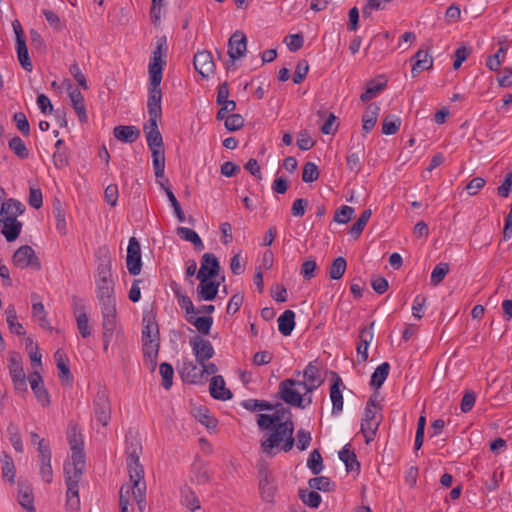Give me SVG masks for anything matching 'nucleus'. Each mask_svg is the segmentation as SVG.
I'll use <instances>...</instances> for the list:
<instances>
[{
    "label": "nucleus",
    "mask_w": 512,
    "mask_h": 512,
    "mask_svg": "<svg viewBox=\"0 0 512 512\" xmlns=\"http://www.w3.org/2000/svg\"><path fill=\"white\" fill-rule=\"evenodd\" d=\"M19 504L28 512H35L32 490L29 486H19Z\"/></svg>",
    "instance_id": "nucleus-45"
},
{
    "label": "nucleus",
    "mask_w": 512,
    "mask_h": 512,
    "mask_svg": "<svg viewBox=\"0 0 512 512\" xmlns=\"http://www.w3.org/2000/svg\"><path fill=\"white\" fill-rule=\"evenodd\" d=\"M278 330L283 336H289L295 327V313L285 310L278 318Z\"/></svg>",
    "instance_id": "nucleus-38"
},
{
    "label": "nucleus",
    "mask_w": 512,
    "mask_h": 512,
    "mask_svg": "<svg viewBox=\"0 0 512 512\" xmlns=\"http://www.w3.org/2000/svg\"><path fill=\"white\" fill-rule=\"evenodd\" d=\"M8 369L15 390L18 392H27L26 374L24 372L22 358L19 353L11 352L9 354Z\"/></svg>",
    "instance_id": "nucleus-8"
},
{
    "label": "nucleus",
    "mask_w": 512,
    "mask_h": 512,
    "mask_svg": "<svg viewBox=\"0 0 512 512\" xmlns=\"http://www.w3.org/2000/svg\"><path fill=\"white\" fill-rule=\"evenodd\" d=\"M114 137L124 143H134L140 136V130L132 125H119L113 130Z\"/></svg>",
    "instance_id": "nucleus-31"
},
{
    "label": "nucleus",
    "mask_w": 512,
    "mask_h": 512,
    "mask_svg": "<svg viewBox=\"0 0 512 512\" xmlns=\"http://www.w3.org/2000/svg\"><path fill=\"white\" fill-rule=\"evenodd\" d=\"M380 112V107L375 104H369L362 115V129L369 133L375 126Z\"/></svg>",
    "instance_id": "nucleus-35"
},
{
    "label": "nucleus",
    "mask_w": 512,
    "mask_h": 512,
    "mask_svg": "<svg viewBox=\"0 0 512 512\" xmlns=\"http://www.w3.org/2000/svg\"><path fill=\"white\" fill-rule=\"evenodd\" d=\"M180 503L191 512H195L201 508L198 496L186 485L180 490Z\"/></svg>",
    "instance_id": "nucleus-33"
},
{
    "label": "nucleus",
    "mask_w": 512,
    "mask_h": 512,
    "mask_svg": "<svg viewBox=\"0 0 512 512\" xmlns=\"http://www.w3.org/2000/svg\"><path fill=\"white\" fill-rule=\"evenodd\" d=\"M6 321L8 323L9 329L12 333L17 335H23L24 328L21 323L17 321L16 311L13 307H8L6 309Z\"/></svg>",
    "instance_id": "nucleus-53"
},
{
    "label": "nucleus",
    "mask_w": 512,
    "mask_h": 512,
    "mask_svg": "<svg viewBox=\"0 0 512 512\" xmlns=\"http://www.w3.org/2000/svg\"><path fill=\"white\" fill-rule=\"evenodd\" d=\"M54 359L59 370V378L62 381H72V375L68 365V358L62 349H58L54 354Z\"/></svg>",
    "instance_id": "nucleus-37"
},
{
    "label": "nucleus",
    "mask_w": 512,
    "mask_h": 512,
    "mask_svg": "<svg viewBox=\"0 0 512 512\" xmlns=\"http://www.w3.org/2000/svg\"><path fill=\"white\" fill-rule=\"evenodd\" d=\"M390 371V365L388 362L381 363L372 373L370 379V385L375 389H379L386 381Z\"/></svg>",
    "instance_id": "nucleus-40"
},
{
    "label": "nucleus",
    "mask_w": 512,
    "mask_h": 512,
    "mask_svg": "<svg viewBox=\"0 0 512 512\" xmlns=\"http://www.w3.org/2000/svg\"><path fill=\"white\" fill-rule=\"evenodd\" d=\"M33 304H32V315L38 321L39 325L43 329H51L50 322L47 318V313L45 311L43 303L39 300V296L37 294H32L31 296Z\"/></svg>",
    "instance_id": "nucleus-34"
},
{
    "label": "nucleus",
    "mask_w": 512,
    "mask_h": 512,
    "mask_svg": "<svg viewBox=\"0 0 512 512\" xmlns=\"http://www.w3.org/2000/svg\"><path fill=\"white\" fill-rule=\"evenodd\" d=\"M343 385L342 379L336 377L335 381L330 387V399L332 402V415H339L343 410V395L340 386Z\"/></svg>",
    "instance_id": "nucleus-29"
},
{
    "label": "nucleus",
    "mask_w": 512,
    "mask_h": 512,
    "mask_svg": "<svg viewBox=\"0 0 512 512\" xmlns=\"http://www.w3.org/2000/svg\"><path fill=\"white\" fill-rule=\"evenodd\" d=\"M8 147L20 159L29 157V150L24 141L19 136H14L8 141Z\"/></svg>",
    "instance_id": "nucleus-48"
},
{
    "label": "nucleus",
    "mask_w": 512,
    "mask_h": 512,
    "mask_svg": "<svg viewBox=\"0 0 512 512\" xmlns=\"http://www.w3.org/2000/svg\"><path fill=\"white\" fill-rule=\"evenodd\" d=\"M300 498L305 505L311 508H318L321 504V496L316 491H301Z\"/></svg>",
    "instance_id": "nucleus-59"
},
{
    "label": "nucleus",
    "mask_w": 512,
    "mask_h": 512,
    "mask_svg": "<svg viewBox=\"0 0 512 512\" xmlns=\"http://www.w3.org/2000/svg\"><path fill=\"white\" fill-rule=\"evenodd\" d=\"M2 475L9 482L13 483L15 478V466L10 455L3 453L1 458Z\"/></svg>",
    "instance_id": "nucleus-52"
},
{
    "label": "nucleus",
    "mask_w": 512,
    "mask_h": 512,
    "mask_svg": "<svg viewBox=\"0 0 512 512\" xmlns=\"http://www.w3.org/2000/svg\"><path fill=\"white\" fill-rule=\"evenodd\" d=\"M66 506L71 511H78L80 508L79 485L69 484L66 491Z\"/></svg>",
    "instance_id": "nucleus-46"
},
{
    "label": "nucleus",
    "mask_w": 512,
    "mask_h": 512,
    "mask_svg": "<svg viewBox=\"0 0 512 512\" xmlns=\"http://www.w3.org/2000/svg\"><path fill=\"white\" fill-rule=\"evenodd\" d=\"M126 266L128 272L134 276L140 274L142 269L141 248L135 237H131L128 242Z\"/></svg>",
    "instance_id": "nucleus-11"
},
{
    "label": "nucleus",
    "mask_w": 512,
    "mask_h": 512,
    "mask_svg": "<svg viewBox=\"0 0 512 512\" xmlns=\"http://www.w3.org/2000/svg\"><path fill=\"white\" fill-rule=\"evenodd\" d=\"M364 155L363 147H358L357 149L351 148L347 157L346 163L347 167L350 171L358 173L361 170L362 159Z\"/></svg>",
    "instance_id": "nucleus-41"
},
{
    "label": "nucleus",
    "mask_w": 512,
    "mask_h": 512,
    "mask_svg": "<svg viewBox=\"0 0 512 512\" xmlns=\"http://www.w3.org/2000/svg\"><path fill=\"white\" fill-rule=\"evenodd\" d=\"M16 51H17V57H18L21 67L24 70L31 72L33 69V64L29 57L26 42L21 41V40L18 41V43H16Z\"/></svg>",
    "instance_id": "nucleus-47"
},
{
    "label": "nucleus",
    "mask_w": 512,
    "mask_h": 512,
    "mask_svg": "<svg viewBox=\"0 0 512 512\" xmlns=\"http://www.w3.org/2000/svg\"><path fill=\"white\" fill-rule=\"evenodd\" d=\"M282 419L283 416H279L278 413L257 416L259 429L265 431L260 448L268 457H274L281 451L289 452L294 446V423L292 419Z\"/></svg>",
    "instance_id": "nucleus-3"
},
{
    "label": "nucleus",
    "mask_w": 512,
    "mask_h": 512,
    "mask_svg": "<svg viewBox=\"0 0 512 512\" xmlns=\"http://www.w3.org/2000/svg\"><path fill=\"white\" fill-rule=\"evenodd\" d=\"M68 443L71 449V460H85L83 452L84 442L83 437L77 427H70L67 433Z\"/></svg>",
    "instance_id": "nucleus-16"
},
{
    "label": "nucleus",
    "mask_w": 512,
    "mask_h": 512,
    "mask_svg": "<svg viewBox=\"0 0 512 512\" xmlns=\"http://www.w3.org/2000/svg\"><path fill=\"white\" fill-rule=\"evenodd\" d=\"M180 375L184 382L200 384L203 382L201 365L193 361H184L180 368Z\"/></svg>",
    "instance_id": "nucleus-20"
},
{
    "label": "nucleus",
    "mask_w": 512,
    "mask_h": 512,
    "mask_svg": "<svg viewBox=\"0 0 512 512\" xmlns=\"http://www.w3.org/2000/svg\"><path fill=\"white\" fill-rule=\"evenodd\" d=\"M210 474L206 464L200 460L195 459L191 465L190 480L195 484H206L210 481Z\"/></svg>",
    "instance_id": "nucleus-28"
},
{
    "label": "nucleus",
    "mask_w": 512,
    "mask_h": 512,
    "mask_svg": "<svg viewBox=\"0 0 512 512\" xmlns=\"http://www.w3.org/2000/svg\"><path fill=\"white\" fill-rule=\"evenodd\" d=\"M413 59L415 60V63L411 70L412 77H417L419 73L429 70L433 66V58L427 51L418 50Z\"/></svg>",
    "instance_id": "nucleus-30"
},
{
    "label": "nucleus",
    "mask_w": 512,
    "mask_h": 512,
    "mask_svg": "<svg viewBox=\"0 0 512 512\" xmlns=\"http://www.w3.org/2000/svg\"><path fill=\"white\" fill-rule=\"evenodd\" d=\"M346 266H347V263L343 257L340 256V257H337L336 259H334L329 268L330 278L333 280L340 279L346 271Z\"/></svg>",
    "instance_id": "nucleus-54"
},
{
    "label": "nucleus",
    "mask_w": 512,
    "mask_h": 512,
    "mask_svg": "<svg viewBox=\"0 0 512 512\" xmlns=\"http://www.w3.org/2000/svg\"><path fill=\"white\" fill-rule=\"evenodd\" d=\"M354 214V209L350 206L343 205L336 210L334 215V221L339 224H346L350 221Z\"/></svg>",
    "instance_id": "nucleus-64"
},
{
    "label": "nucleus",
    "mask_w": 512,
    "mask_h": 512,
    "mask_svg": "<svg viewBox=\"0 0 512 512\" xmlns=\"http://www.w3.org/2000/svg\"><path fill=\"white\" fill-rule=\"evenodd\" d=\"M220 269L217 258L211 253H205L202 256L201 266L197 272V278H213Z\"/></svg>",
    "instance_id": "nucleus-22"
},
{
    "label": "nucleus",
    "mask_w": 512,
    "mask_h": 512,
    "mask_svg": "<svg viewBox=\"0 0 512 512\" xmlns=\"http://www.w3.org/2000/svg\"><path fill=\"white\" fill-rule=\"evenodd\" d=\"M166 54V38L161 37L157 40L156 47L152 52L148 65L147 109L149 121L144 125L143 130L149 149H159L163 147V139L158 128V121L162 117V91L160 85L163 77V69L166 65Z\"/></svg>",
    "instance_id": "nucleus-1"
},
{
    "label": "nucleus",
    "mask_w": 512,
    "mask_h": 512,
    "mask_svg": "<svg viewBox=\"0 0 512 512\" xmlns=\"http://www.w3.org/2000/svg\"><path fill=\"white\" fill-rule=\"evenodd\" d=\"M209 391L214 399L226 401L232 398L231 391L226 388L225 381L220 375L211 378Z\"/></svg>",
    "instance_id": "nucleus-27"
},
{
    "label": "nucleus",
    "mask_w": 512,
    "mask_h": 512,
    "mask_svg": "<svg viewBox=\"0 0 512 512\" xmlns=\"http://www.w3.org/2000/svg\"><path fill=\"white\" fill-rule=\"evenodd\" d=\"M85 460H71V462L65 463L64 473L66 485L75 484L79 485L85 470Z\"/></svg>",
    "instance_id": "nucleus-19"
},
{
    "label": "nucleus",
    "mask_w": 512,
    "mask_h": 512,
    "mask_svg": "<svg viewBox=\"0 0 512 512\" xmlns=\"http://www.w3.org/2000/svg\"><path fill=\"white\" fill-rule=\"evenodd\" d=\"M100 306L103 332H106L107 336L113 335L117 325L116 302L102 303Z\"/></svg>",
    "instance_id": "nucleus-15"
},
{
    "label": "nucleus",
    "mask_w": 512,
    "mask_h": 512,
    "mask_svg": "<svg viewBox=\"0 0 512 512\" xmlns=\"http://www.w3.org/2000/svg\"><path fill=\"white\" fill-rule=\"evenodd\" d=\"M152 153V163L156 178H163L165 172V154L164 148L150 149Z\"/></svg>",
    "instance_id": "nucleus-42"
},
{
    "label": "nucleus",
    "mask_w": 512,
    "mask_h": 512,
    "mask_svg": "<svg viewBox=\"0 0 512 512\" xmlns=\"http://www.w3.org/2000/svg\"><path fill=\"white\" fill-rule=\"evenodd\" d=\"M381 422V417H377V411L364 409V416L361 422V433L368 444L374 440Z\"/></svg>",
    "instance_id": "nucleus-12"
},
{
    "label": "nucleus",
    "mask_w": 512,
    "mask_h": 512,
    "mask_svg": "<svg viewBox=\"0 0 512 512\" xmlns=\"http://www.w3.org/2000/svg\"><path fill=\"white\" fill-rule=\"evenodd\" d=\"M126 464L129 474V482L120 488L119 506L120 512H129L130 498L138 505L140 512L146 508V481L144 468L140 463L142 445L137 436L126 437Z\"/></svg>",
    "instance_id": "nucleus-2"
},
{
    "label": "nucleus",
    "mask_w": 512,
    "mask_h": 512,
    "mask_svg": "<svg viewBox=\"0 0 512 512\" xmlns=\"http://www.w3.org/2000/svg\"><path fill=\"white\" fill-rule=\"evenodd\" d=\"M165 193H166V196H167V198H168V200L170 202L171 207L174 210V214H175L177 220L179 222H184L185 221V214L182 211L180 203L176 199V197H175L174 193L172 192V190L170 189V187H166L165 188Z\"/></svg>",
    "instance_id": "nucleus-61"
},
{
    "label": "nucleus",
    "mask_w": 512,
    "mask_h": 512,
    "mask_svg": "<svg viewBox=\"0 0 512 512\" xmlns=\"http://www.w3.org/2000/svg\"><path fill=\"white\" fill-rule=\"evenodd\" d=\"M68 94H69V98L72 103V107L74 108V110L79 118V121L86 122L88 117H87L85 101H84V97H83L82 93L79 91V89L77 87H75L74 85H72L70 83L68 85Z\"/></svg>",
    "instance_id": "nucleus-23"
},
{
    "label": "nucleus",
    "mask_w": 512,
    "mask_h": 512,
    "mask_svg": "<svg viewBox=\"0 0 512 512\" xmlns=\"http://www.w3.org/2000/svg\"><path fill=\"white\" fill-rule=\"evenodd\" d=\"M259 488L262 498L267 502H272L275 494V487L270 484L266 471H260Z\"/></svg>",
    "instance_id": "nucleus-44"
},
{
    "label": "nucleus",
    "mask_w": 512,
    "mask_h": 512,
    "mask_svg": "<svg viewBox=\"0 0 512 512\" xmlns=\"http://www.w3.org/2000/svg\"><path fill=\"white\" fill-rule=\"evenodd\" d=\"M385 86L386 82L369 81L366 85L365 91L361 94L360 99L363 102H366L375 98L378 93L385 88Z\"/></svg>",
    "instance_id": "nucleus-50"
},
{
    "label": "nucleus",
    "mask_w": 512,
    "mask_h": 512,
    "mask_svg": "<svg viewBox=\"0 0 512 512\" xmlns=\"http://www.w3.org/2000/svg\"><path fill=\"white\" fill-rule=\"evenodd\" d=\"M1 232L8 242H12L18 238L22 230V223L17 218L0 216Z\"/></svg>",
    "instance_id": "nucleus-24"
},
{
    "label": "nucleus",
    "mask_w": 512,
    "mask_h": 512,
    "mask_svg": "<svg viewBox=\"0 0 512 512\" xmlns=\"http://www.w3.org/2000/svg\"><path fill=\"white\" fill-rule=\"evenodd\" d=\"M449 272V265L447 263H439L437 264L430 276V282L432 285L436 286L440 284L447 273Z\"/></svg>",
    "instance_id": "nucleus-58"
},
{
    "label": "nucleus",
    "mask_w": 512,
    "mask_h": 512,
    "mask_svg": "<svg viewBox=\"0 0 512 512\" xmlns=\"http://www.w3.org/2000/svg\"><path fill=\"white\" fill-rule=\"evenodd\" d=\"M24 211H25V206L22 204V202L14 199V198H10L2 203L1 209H0V216L2 218L3 217L17 218L18 216L23 214Z\"/></svg>",
    "instance_id": "nucleus-32"
},
{
    "label": "nucleus",
    "mask_w": 512,
    "mask_h": 512,
    "mask_svg": "<svg viewBox=\"0 0 512 512\" xmlns=\"http://www.w3.org/2000/svg\"><path fill=\"white\" fill-rule=\"evenodd\" d=\"M159 372L162 377L161 385L164 389L168 390L172 387L174 369L171 364L163 362L159 366Z\"/></svg>",
    "instance_id": "nucleus-51"
},
{
    "label": "nucleus",
    "mask_w": 512,
    "mask_h": 512,
    "mask_svg": "<svg viewBox=\"0 0 512 512\" xmlns=\"http://www.w3.org/2000/svg\"><path fill=\"white\" fill-rule=\"evenodd\" d=\"M371 215V209H366L363 211L361 216L356 220V222L352 225L350 229L351 237L357 239L361 235Z\"/></svg>",
    "instance_id": "nucleus-49"
},
{
    "label": "nucleus",
    "mask_w": 512,
    "mask_h": 512,
    "mask_svg": "<svg viewBox=\"0 0 512 512\" xmlns=\"http://www.w3.org/2000/svg\"><path fill=\"white\" fill-rule=\"evenodd\" d=\"M93 411L96 421L102 426H107L111 419V404L106 388H98L93 399Z\"/></svg>",
    "instance_id": "nucleus-7"
},
{
    "label": "nucleus",
    "mask_w": 512,
    "mask_h": 512,
    "mask_svg": "<svg viewBox=\"0 0 512 512\" xmlns=\"http://www.w3.org/2000/svg\"><path fill=\"white\" fill-rule=\"evenodd\" d=\"M373 326L374 322L360 331L359 342L356 347L359 362H365L368 358V348L374 337Z\"/></svg>",
    "instance_id": "nucleus-21"
},
{
    "label": "nucleus",
    "mask_w": 512,
    "mask_h": 512,
    "mask_svg": "<svg viewBox=\"0 0 512 512\" xmlns=\"http://www.w3.org/2000/svg\"><path fill=\"white\" fill-rule=\"evenodd\" d=\"M244 118L240 114H231L224 120L225 128L230 131H238L244 126Z\"/></svg>",
    "instance_id": "nucleus-63"
},
{
    "label": "nucleus",
    "mask_w": 512,
    "mask_h": 512,
    "mask_svg": "<svg viewBox=\"0 0 512 512\" xmlns=\"http://www.w3.org/2000/svg\"><path fill=\"white\" fill-rule=\"evenodd\" d=\"M214 61L209 51H199L194 55L195 70L204 78L208 77L214 71Z\"/></svg>",
    "instance_id": "nucleus-17"
},
{
    "label": "nucleus",
    "mask_w": 512,
    "mask_h": 512,
    "mask_svg": "<svg viewBox=\"0 0 512 512\" xmlns=\"http://www.w3.org/2000/svg\"><path fill=\"white\" fill-rule=\"evenodd\" d=\"M177 234L185 241L191 242L197 251H202L204 249L203 241L193 229L178 227Z\"/></svg>",
    "instance_id": "nucleus-43"
},
{
    "label": "nucleus",
    "mask_w": 512,
    "mask_h": 512,
    "mask_svg": "<svg viewBox=\"0 0 512 512\" xmlns=\"http://www.w3.org/2000/svg\"><path fill=\"white\" fill-rule=\"evenodd\" d=\"M198 279L200 281V283L197 287V294H198L199 300H204V301L214 300L218 293L219 283L212 281L211 278H205V279L198 278Z\"/></svg>",
    "instance_id": "nucleus-26"
},
{
    "label": "nucleus",
    "mask_w": 512,
    "mask_h": 512,
    "mask_svg": "<svg viewBox=\"0 0 512 512\" xmlns=\"http://www.w3.org/2000/svg\"><path fill=\"white\" fill-rule=\"evenodd\" d=\"M142 323V350L145 359L150 362L149 369L154 371L159 352V328L152 315H145Z\"/></svg>",
    "instance_id": "nucleus-5"
},
{
    "label": "nucleus",
    "mask_w": 512,
    "mask_h": 512,
    "mask_svg": "<svg viewBox=\"0 0 512 512\" xmlns=\"http://www.w3.org/2000/svg\"><path fill=\"white\" fill-rule=\"evenodd\" d=\"M401 126V119L397 116H388L382 123V133L385 135L395 134Z\"/></svg>",
    "instance_id": "nucleus-56"
},
{
    "label": "nucleus",
    "mask_w": 512,
    "mask_h": 512,
    "mask_svg": "<svg viewBox=\"0 0 512 512\" xmlns=\"http://www.w3.org/2000/svg\"><path fill=\"white\" fill-rule=\"evenodd\" d=\"M346 444L338 453L339 459L345 464L347 472H359L360 464L357 460L356 454L348 448Z\"/></svg>",
    "instance_id": "nucleus-36"
},
{
    "label": "nucleus",
    "mask_w": 512,
    "mask_h": 512,
    "mask_svg": "<svg viewBox=\"0 0 512 512\" xmlns=\"http://www.w3.org/2000/svg\"><path fill=\"white\" fill-rule=\"evenodd\" d=\"M242 406L249 411L272 410L274 406L264 400L249 399L242 403Z\"/></svg>",
    "instance_id": "nucleus-60"
},
{
    "label": "nucleus",
    "mask_w": 512,
    "mask_h": 512,
    "mask_svg": "<svg viewBox=\"0 0 512 512\" xmlns=\"http://www.w3.org/2000/svg\"><path fill=\"white\" fill-rule=\"evenodd\" d=\"M307 466L314 475H318L323 470L322 456L317 449L311 452Z\"/></svg>",
    "instance_id": "nucleus-57"
},
{
    "label": "nucleus",
    "mask_w": 512,
    "mask_h": 512,
    "mask_svg": "<svg viewBox=\"0 0 512 512\" xmlns=\"http://www.w3.org/2000/svg\"><path fill=\"white\" fill-rule=\"evenodd\" d=\"M13 264L20 269L32 267L36 270L41 268L38 257L31 246L23 245L19 247L13 254Z\"/></svg>",
    "instance_id": "nucleus-9"
},
{
    "label": "nucleus",
    "mask_w": 512,
    "mask_h": 512,
    "mask_svg": "<svg viewBox=\"0 0 512 512\" xmlns=\"http://www.w3.org/2000/svg\"><path fill=\"white\" fill-rule=\"evenodd\" d=\"M247 50V38L241 31L232 34L228 41V55L232 61L238 60L245 55Z\"/></svg>",
    "instance_id": "nucleus-14"
},
{
    "label": "nucleus",
    "mask_w": 512,
    "mask_h": 512,
    "mask_svg": "<svg viewBox=\"0 0 512 512\" xmlns=\"http://www.w3.org/2000/svg\"><path fill=\"white\" fill-rule=\"evenodd\" d=\"M31 389L42 407H48L51 403L48 390L45 388L42 376L38 371H33L28 376Z\"/></svg>",
    "instance_id": "nucleus-13"
},
{
    "label": "nucleus",
    "mask_w": 512,
    "mask_h": 512,
    "mask_svg": "<svg viewBox=\"0 0 512 512\" xmlns=\"http://www.w3.org/2000/svg\"><path fill=\"white\" fill-rule=\"evenodd\" d=\"M304 380H299V386H302L305 391H308L310 394L312 391L317 389L322 380L320 379L319 370L316 365L310 362L303 371Z\"/></svg>",
    "instance_id": "nucleus-18"
},
{
    "label": "nucleus",
    "mask_w": 512,
    "mask_h": 512,
    "mask_svg": "<svg viewBox=\"0 0 512 512\" xmlns=\"http://www.w3.org/2000/svg\"><path fill=\"white\" fill-rule=\"evenodd\" d=\"M278 395L286 404L302 409L312 403V396L302 386H299V380L289 378L281 381Z\"/></svg>",
    "instance_id": "nucleus-6"
},
{
    "label": "nucleus",
    "mask_w": 512,
    "mask_h": 512,
    "mask_svg": "<svg viewBox=\"0 0 512 512\" xmlns=\"http://www.w3.org/2000/svg\"><path fill=\"white\" fill-rule=\"evenodd\" d=\"M189 344L192 348V352L198 364H203L204 362H207L215 354L211 342L209 340L202 338L201 336H194L190 338Z\"/></svg>",
    "instance_id": "nucleus-10"
},
{
    "label": "nucleus",
    "mask_w": 512,
    "mask_h": 512,
    "mask_svg": "<svg viewBox=\"0 0 512 512\" xmlns=\"http://www.w3.org/2000/svg\"><path fill=\"white\" fill-rule=\"evenodd\" d=\"M7 436L17 452H23V443L20 435L19 428L14 424H9L7 427Z\"/></svg>",
    "instance_id": "nucleus-55"
},
{
    "label": "nucleus",
    "mask_w": 512,
    "mask_h": 512,
    "mask_svg": "<svg viewBox=\"0 0 512 512\" xmlns=\"http://www.w3.org/2000/svg\"><path fill=\"white\" fill-rule=\"evenodd\" d=\"M319 177V170L316 164L313 162H307L303 166L302 180L306 183H312Z\"/></svg>",
    "instance_id": "nucleus-62"
},
{
    "label": "nucleus",
    "mask_w": 512,
    "mask_h": 512,
    "mask_svg": "<svg viewBox=\"0 0 512 512\" xmlns=\"http://www.w3.org/2000/svg\"><path fill=\"white\" fill-rule=\"evenodd\" d=\"M187 322L192 324L197 331L202 335H208L213 325V318L211 316H196V314L187 316Z\"/></svg>",
    "instance_id": "nucleus-39"
},
{
    "label": "nucleus",
    "mask_w": 512,
    "mask_h": 512,
    "mask_svg": "<svg viewBox=\"0 0 512 512\" xmlns=\"http://www.w3.org/2000/svg\"><path fill=\"white\" fill-rule=\"evenodd\" d=\"M96 295L100 304L116 302L112 261L109 256L100 259L95 274Z\"/></svg>",
    "instance_id": "nucleus-4"
},
{
    "label": "nucleus",
    "mask_w": 512,
    "mask_h": 512,
    "mask_svg": "<svg viewBox=\"0 0 512 512\" xmlns=\"http://www.w3.org/2000/svg\"><path fill=\"white\" fill-rule=\"evenodd\" d=\"M39 459V474L42 480L46 483H51L53 481V469L51 466V450L41 448L40 455H38Z\"/></svg>",
    "instance_id": "nucleus-25"
}]
</instances>
